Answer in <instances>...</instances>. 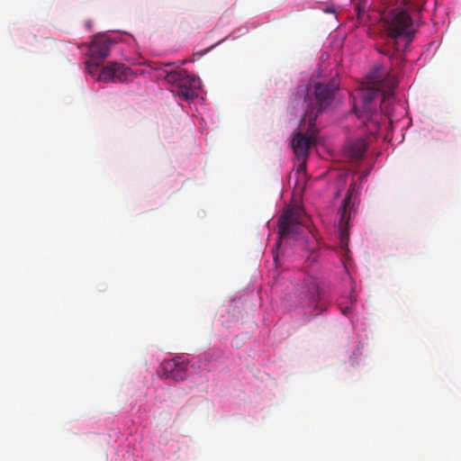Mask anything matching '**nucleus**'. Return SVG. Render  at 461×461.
Segmentation results:
<instances>
[{
	"instance_id": "nucleus-1",
	"label": "nucleus",
	"mask_w": 461,
	"mask_h": 461,
	"mask_svg": "<svg viewBox=\"0 0 461 461\" xmlns=\"http://www.w3.org/2000/svg\"><path fill=\"white\" fill-rule=\"evenodd\" d=\"M397 84V78L383 67L375 68L368 75L366 88L361 95V107L356 104L354 109L366 124H373L374 131L378 129L382 103L390 98Z\"/></svg>"
},
{
	"instance_id": "nucleus-2",
	"label": "nucleus",
	"mask_w": 461,
	"mask_h": 461,
	"mask_svg": "<svg viewBox=\"0 0 461 461\" xmlns=\"http://www.w3.org/2000/svg\"><path fill=\"white\" fill-rule=\"evenodd\" d=\"M382 23L385 32L386 45L391 49L382 51V53L392 59L393 66H399L403 60L402 54L400 53L399 41L407 39L403 46L404 49L407 48L417 31L416 25L409 13L401 8L393 9L384 14Z\"/></svg>"
},
{
	"instance_id": "nucleus-3",
	"label": "nucleus",
	"mask_w": 461,
	"mask_h": 461,
	"mask_svg": "<svg viewBox=\"0 0 461 461\" xmlns=\"http://www.w3.org/2000/svg\"><path fill=\"white\" fill-rule=\"evenodd\" d=\"M316 113L305 112L299 125L300 130L294 134L292 140V148L299 162L295 171L296 183L294 188L301 190L303 189V184L306 179V158L309 154V149L316 140Z\"/></svg>"
},
{
	"instance_id": "nucleus-4",
	"label": "nucleus",
	"mask_w": 461,
	"mask_h": 461,
	"mask_svg": "<svg viewBox=\"0 0 461 461\" xmlns=\"http://www.w3.org/2000/svg\"><path fill=\"white\" fill-rule=\"evenodd\" d=\"M159 77H163L168 84L176 87V94L184 99H193L195 96V88L199 85V79L190 75L187 70L183 68L167 70L158 68Z\"/></svg>"
},
{
	"instance_id": "nucleus-5",
	"label": "nucleus",
	"mask_w": 461,
	"mask_h": 461,
	"mask_svg": "<svg viewBox=\"0 0 461 461\" xmlns=\"http://www.w3.org/2000/svg\"><path fill=\"white\" fill-rule=\"evenodd\" d=\"M307 217L300 207L286 209L278 220L279 239L296 238L307 228Z\"/></svg>"
},
{
	"instance_id": "nucleus-6",
	"label": "nucleus",
	"mask_w": 461,
	"mask_h": 461,
	"mask_svg": "<svg viewBox=\"0 0 461 461\" xmlns=\"http://www.w3.org/2000/svg\"><path fill=\"white\" fill-rule=\"evenodd\" d=\"M357 194L355 185H350L347 195L339 208L340 220L339 223V239L343 247L347 246L349 238V221L351 214L355 212L357 205Z\"/></svg>"
},
{
	"instance_id": "nucleus-7",
	"label": "nucleus",
	"mask_w": 461,
	"mask_h": 461,
	"mask_svg": "<svg viewBox=\"0 0 461 461\" xmlns=\"http://www.w3.org/2000/svg\"><path fill=\"white\" fill-rule=\"evenodd\" d=\"M298 296L302 306L312 309L314 315H318L321 312L324 311V305L321 303L320 287L315 279H308L302 287Z\"/></svg>"
},
{
	"instance_id": "nucleus-8",
	"label": "nucleus",
	"mask_w": 461,
	"mask_h": 461,
	"mask_svg": "<svg viewBox=\"0 0 461 461\" xmlns=\"http://www.w3.org/2000/svg\"><path fill=\"white\" fill-rule=\"evenodd\" d=\"M135 74L129 67L117 62H111L103 67L98 80L104 82H125L133 77Z\"/></svg>"
},
{
	"instance_id": "nucleus-9",
	"label": "nucleus",
	"mask_w": 461,
	"mask_h": 461,
	"mask_svg": "<svg viewBox=\"0 0 461 461\" xmlns=\"http://www.w3.org/2000/svg\"><path fill=\"white\" fill-rule=\"evenodd\" d=\"M337 89L338 85L334 80L328 83H316L314 86V95L318 105L317 112H314L313 109L307 110L306 112H312L318 115L331 104Z\"/></svg>"
},
{
	"instance_id": "nucleus-10",
	"label": "nucleus",
	"mask_w": 461,
	"mask_h": 461,
	"mask_svg": "<svg viewBox=\"0 0 461 461\" xmlns=\"http://www.w3.org/2000/svg\"><path fill=\"white\" fill-rule=\"evenodd\" d=\"M161 367L167 378L183 381L186 377L187 362L180 360V357L163 362Z\"/></svg>"
},
{
	"instance_id": "nucleus-11",
	"label": "nucleus",
	"mask_w": 461,
	"mask_h": 461,
	"mask_svg": "<svg viewBox=\"0 0 461 461\" xmlns=\"http://www.w3.org/2000/svg\"><path fill=\"white\" fill-rule=\"evenodd\" d=\"M113 41L105 37H96L90 43L88 51L92 59L103 60L108 57Z\"/></svg>"
},
{
	"instance_id": "nucleus-12",
	"label": "nucleus",
	"mask_w": 461,
	"mask_h": 461,
	"mask_svg": "<svg viewBox=\"0 0 461 461\" xmlns=\"http://www.w3.org/2000/svg\"><path fill=\"white\" fill-rule=\"evenodd\" d=\"M366 150V142L363 139H357L348 144V154L351 158H361Z\"/></svg>"
},
{
	"instance_id": "nucleus-13",
	"label": "nucleus",
	"mask_w": 461,
	"mask_h": 461,
	"mask_svg": "<svg viewBox=\"0 0 461 461\" xmlns=\"http://www.w3.org/2000/svg\"><path fill=\"white\" fill-rule=\"evenodd\" d=\"M100 61L101 60L90 59V60L86 62V68L89 74L94 75L97 71L100 66Z\"/></svg>"
},
{
	"instance_id": "nucleus-14",
	"label": "nucleus",
	"mask_w": 461,
	"mask_h": 461,
	"mask_svg": "<svg viewBox=\"0 0 461 461\" xmlns=\"http://www.w3.org/2000/svg\"><path fill=\"white\" fill-rule=\"evenodd\" d=\"M356 302V298L351 295L350 296V305L349 306H345V307H342L340 306L339 309H340V312L344 314V315H347L350 311H351V307L352 305L355 303Z\"/></svg>"
},
{
	"instance_id": "nucleus-15",
	"label": "nucleus",
	"mask_w": 461,
	"mask_h": 461,
	"mask_svg": "<svg viewBox=\"0 0 461 461\" xmlns=\"http://www.w3.org/2000/svg\"><path fill=\"white\" fill-rule=\"evenodd\" d=\"M172 65H173L172 63H167V64H164L163 66L166 68V67H170Z\"/></svg>"
},
{
	"instance_id": "nucleus-16",
	"label": "nucleus",
	"mask_w": 461,
	"mask_h": 461,
	"mask_svg": "<svg viewBox=\"0 0 461 461\" xmlns=\"http://www.w3.org/2000/svg\"><path fill=\"white\" fill-rule=\"evenodd\" d=\"M360 2H361V3H365V2H366V0H360Z\"/></svg>"
}]
</instances>
